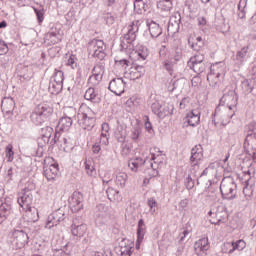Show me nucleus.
<instances>
[{
    "mask_svg": "<svg viewBox=\"0 0 256 256\" xmlns=\"http://www.w3.org/2000/svg\"><path fill=\"white\" fill-rule=\"evenodd\" d=\"M52 115L53 107L48 104H39L30 115V119L34 125H43Z\"/></svg>",
    "mask_w": 256,
    "mask_h": 256,
    "instance_id": "1",
    "label": "nucleus"
},
{
    "mask_svg": "<svg viewBox=\"0 0 256 256\" xmlns=\"http://www.w3.org/2000/svg\"><path fill=\"white\" fill-rule=\"evenodd\" d=\"M234 115L235 110L226 107L221 108V106H218L212 114V123H214L215 127L219 125V122L215 120V117H217L220 120L221 125L225 127L231 123V119H233Z\"/></svg>",
    "mask_w": 256,
    "mask_h": 256,
    "instance_id": "2",
    "label": "nucleus"
},
{
    "mask_svg": "<svg viewBox=\"0 0 256 256\" xmlns=\"http://www.w3.org/2000/svg\"><path fill=\"white\" fill-rule=\"evenodd\" d=\"M220 191L223 199L228 201H233L237 197V184L235 180L231 177L223 179L220 184Z\"/></svg>",
    "mask_w": 256,
    "mask_h": 256,
    "instance_id": "3",
    "label": "nucleus"
},
{
    "mask_svg": "<svg viewBox=\"0 0 256 256\" xmlns=\"http://www.w3.org/2000/svg\"><path fill=\"white\" fill-rule=\"evenodd\" d=\"M208 215L211 217V219H216V221L210 220L212 225H221V223H227V219L229 217V214H227V207H225L223 204L211 208Z\"/></svg>",
    "mask_w": 256,
    "mask_h": 256,
    "instance_id": "4",
    "label": "nucleus"
},
{
    "mask_svg": "<svg viewBox=\"0 0 256 256\" xmlns=\"http://www.w3.org/2000/svg\"><path fill=\"white\" fill-rule=\"evenodd\" d=\"M105 49H107V47L105 46V42H103V40L93 39L88 43L89 55L99 59V61H103V59H105L107 56V54H105Z\"/></svg>",
    "mask_w": 256,
    "mask_h": 256,
    "instance_id": "5",
    "label": "nucleus"
},
{
    "mask_svg": "<svg viewBox=\"0 0 256 256\" xmlns=\"http://www.w3.org/2000/svg\"><path fill=\"white\" fill-rule=\"evenodd\" d=\"M219 77H225V66L221 63L213 64L210 67V73L207 75V81L214 89L219 87Z\"/></svg>",
    "mask_w": 256,
    "mask_h": 256,
    "instance_id": "6",
    "label": "nucleus"
},
{
    "mask_svg": "<svg viewBox=\"0 0 256 256\" xmlns=\"http://www.w3.org/2000/svg\"><path fill=\"white\" fill-rule=\"evenodd\" d=\"M73 119H77V110L71 107L68 109L67 114L59 119L56 127V133L57 131H69L73 125Z\"/></svg>",
    "mask_w": 256,
    "mask_h": 256,
    "instance_id": "7",
    "label": "nucleus"
},
{
    "mask_svg": "<svg viewBox=\"0 0 256 256\" xmlns=\"http://www.w3.org/2000/svg\"><path fill=\"white\" fill-rule=\"evenodd\" d=\"M189 69H192L194 73L197 75H201V73H205L206 65H205V55L201 52H197L190 58L188 61Z\"/></svg>",
    "mask_w": 256,
    "mask_h": 256,
    "instance_id": "8",
    "label": "nucleus"
},
{
    "mask_svg": "<svg viewBox=\"0 0 256 256\" xmlns=\"http://www.w3.org/2000/svg\"><path fill=\"white\" fill-rule=\"evenodd\" d=\"M1 109L4 115L12 121L19 116V110L17 106H15V100H13V98H5L2 100Z\"/></svg>",
    "mask_w": 256,
    "mask_h": 256,
    "instance_id": "9",
    "label": "nucleus"
},
{
    "mask_svg": "<svg viewBox=\"0 0 256 256\" xmlns=\"http://www.w3.org/2000/svg\"><path fill=\"white\" fill-rule=\"evenodd\" d=\"M53 135V128L50 126H46L45 128L41 129V137L38 138V150H37V155L38 157H41L43 155V147L51 141V136Z\"/></svg>",
    "mask_w": 256,
    "mask_h": 256,
    "instance_id": "10",
    "label": "nucleus"
},
{
    "mask_svg": "<svg viewBox=\"0 0 256 256\" xmlns=\"http://www.w3.org/2000/svg\"><path fill=\"white\" fill-rule=\"evenodd\" d=\"M17 203L26 211H31V203H33V194L28 188H24L19 194Z\"/></svg>",
    "mask_w": 256,
    "mask_h": 256,
    "instance_id": "11",
    "label": "nucleus"
},
{
    "mask_svg": "<svg viewBox=\"0 0 256 256\" xmlns=\"http://www.w3.org/2000/svg\"><path fill=\"white\" fill-rule=\"evenodd\" d=\"M237 101H239V97H237L235 90H228L220 99V103L227 105L226 108L234 111H237Z\"/></svg>",
    "mask_w": 256,
    "mask_h": 256,
    "instance_id": "12",
    "label": "nucleus"
},
{
    "mask_svg": "<svg viewBox=\"0 0 256 256\" xmlns=\"http://www.w3.org/2000/svg\"><path fill=\"white\" fill-rule=\"evenodd\" d=\"M68 203L72 213H79L83 209V194L79 191L73 192Z\"/></svg>",
    "mask_w": 256,
    "mask_h": 256,
    "instance_id": "13",
    "label": "nucleus"
},
{
    "mask_svg": "<svg viewBox=\"0 0 256 256\" xmlns=\"http://www.w3.org/2000/svg\"><path fill=\"white\" fill-rule=\"evenodd\" d=\"M78 124L87 131H91L95 127V116H89L86 113H78L76 116Z\"/></svg>",
    "mask_w": 256,
    "mask_h": 256,
    "instance_id": "14",
    "label": "nucleus"
},
{
    "mask_svg": "<svg viewBox=\"0 0 256 256\" xmlns=\"http://www.w3.org/2000/svg\"><path fill=\"white\" fill-rule=\"evenodd\" d=\"M65 220V212L61 209L54 211L47 218L46 228L53 229V227H57L58 223Z\"/></svg>",
    "mask_w": 256,
    "mask_h": 256,
    "instance_id": "15",
    "label": "nucleus"
},
{
    "mask_svg": "<svg viewBox=\"0 0 256 256\" xmlns=\"http://www.w3.org/2000/svg\"><path fill=\"white\" fill-rule=\"evenodd\" d=\"M108 89L114 95L121 97L125 93V80L123 78H113L109 83Z\"/></svg>",
    "mask_w": 256,
    "mask_h": 256,
    "instance_id": "16",
    "label": "nucleus"
},
{
    "mask_svg": "<svg viewBox=\"0 0 256 256\" xmlns=\"http://www.w3.org/2000/svg\"><path fill=\"white\" fill-rule=\"evenodd\" d=\"M51 143H60V149H63L65 153H70L73 150V144L71 138L61 137L59 132H55L54 138Z\"/></svg>",
    "mask_w": 256,
    "mask_h": 256,
    "instance_id": "17",
    "label": "nucleus"
},
{
    "mask_svg": "<svg viewBox=\"0 0 256 256\" xmlns=\"http://www.w3.org/2000/svg\"><path fill=\"white\" fill-rule=\"evenodd\" d=\"M210 247L209 238H201L194 244L195 254L198 256H207V251H209Z\"/></svg>",
    "mask_w": 256,
    "mask_h": 256,
    "instance_id": "18",
    "label": "nucleus"
},
{
    "mask_svg": "<svg viewBox=\"0 0 256 256\" xmlns=\"http://www.w3.org/2000/svg\"><path fill=\"white\" fill-rule=\"evenodd\" d=\"M12 237L14 243L21 249V247H25L27 243H29V235L24 230H14L12 232Z\"/></svg>",
    "mask_w": 256,
    "mask_h": 256,
    "instance_id": "19",
    "label": "nucleus"
},
{
    "mask_svg": "<svg viewBox=\"0 0 256 256\" xmlns=\"http://www.w3.org/2000/svg\"><path fill=\"white\" fill-rule=\"evenodd\" d=\"M249 45L242 47L239 51L236 52L234 63L237 67H243L249 59Z\"/></svg>",
    "mask_w": 256,
    "mask_h": 256,
    "instance_id": "20",
    "label": "nucleus"
},
{
    "mask_svg": "<svg viewBox=\"0 0 256 256\" xmlns=\"http://www.w3.org/2000/svg\"><path fill=\"white\" fill-rule=\"evenodd\" d=\"M138 22H132L131 25L128 26V31L122 37L132 46L135 43V39H137V33L139 32Z\"/></svg>",
    "mask_w": 256,
    "mask_h": 256,
    "instance_id": "21",
    "label": "nucleus"
},
{
    "mask_svg": "<svg viewBox=\"0 0 256 256\" xmlns=\"http://www.w3.org/2000/svg\"><path fill=\"white\" fill-rule=\"evenodd\" d=\"M184 121L189 127H197L201 123V111L197 109L191 110L186 114Z\"/></svg>",
    "mask_w": 256,
    "mask_h": 256,
    "instance_id": "22",
    "label": "nucleus"
},
{
    "mask_svg": "<svg viewBox=\"0 0 256 256\" xmlns=\"http://www.w3.org/2000/svg\"><path fill=\"white\" fill-rule=\"evenodd\" d=\"M181 25V14L176 13L175 15L170 17V20L168 22V33H171V35H175V33H179Z\"/></svg>",
    "mask_w": 256,
    "mask_h": 256,
    "instance_id": "23",
    "label": "nucleus"
},
{
    "mask_svg": "<svg viewBox=\"0 0 256 256\" xmlns=\"http://www.w3.org/2000/svg\"><path fill=\"white\" fill-rule=\"evenodd\" d=\"M94 219L96 225H103L105 221H107V207L103 204H99L96 207V211L94 213Z\"/></svg>",
    "mask_w": 256,
    "mask_h": 256,
    "instance_id": "24",
    "label": "nucleus"
},
{
    "mask_svg": "<svg viewBox=\"0 0 256 256\" xmlns=\"http://www.w3.org/2000/svg\"><path fill=\"white\" fill-rule=\"evenodd\" d=\"M133 242L127 240V238H123L119 243L118 253L120 256H131L133 253Z\"/></svg>",
    "mask_w": 256,
    "mask_h": 256,
    "instance_id": "25",
    "label": "nucleus"
},
{
    "mask_svg": "<svg viewBox=\"0 0 256 256\" xmlns=\"http://www.w3.org/2000/svg\"><path fill=\"white\" fill-rule=\"evenodd\" d=\"M59 173V164L54 163L49 166H44L43 175L46 177L47 181H55V177Z\"/></svg>",
    "mask_w": 256,
    "mask_h": 256,
    "instance_id": "26",
    "label": "nucleus"
},
{
    "mask_svg": "<svg viewBox=\"0 0 256 256\" xmlns=\"http://www.w3.org/2000/svg\"><path fill=\"white\" fill-rule=\"evenodd\" d=\"M203 159V146L201 144L191 149L190 163L194 166L199 165V161Z\"/></svg>",
    "mask_w": 256,
    "mask_h": 256,
    "instance_id": "27",
    "label": "nucleus"
},
{
    "mask_svg": "<svg viewBox=\"0 0 256 256\" xmlns=\"http://www.w3.org/2000/svg\"><path fill=\"white\" fill-rule=\"evenodd\" d=\"M151 9V0H134V11L138 15H143Z\"/></svg>",
    "mask_w": 256,
    "mask_h": 256,
    "instance_id": "28",
    "label": "nucleus"
},
{
    "mask_svg": "<svg viewBox=\"0 0 256 256\" xmlns=\"http://www.w3.org/2000/svg\"><path fill=\"white\" fill-rule=\"evenodd\" d=\"M71 233L74 237H83L87 233V225L77 222V219L73 220L71 225Z\"/></svg>",
    "mask_w": 256,
    "mask_h": 256,
    "instance_id": "29",
    "label": "nucleus"
},
{
    "mask_svg": "<svg viewBox=\"0 0 256 256\" xmlns=\"http://www.w3.org/2000/svg\"><path fill=\"white\" fill-rule=\"evenodd\" d=\"M84 99H86V101H90V103H94V105L101 103V95H99V92L93 87H90L86 90Z\"/></svg>",
    "mask_w": 256,
    "mask_h": 256,
    "instance_id": "30",
    "label": "nucleus"
},
{
    "mask_svg": "<svg viewBox=\"0 0 256 256\" xmlns=\"http://www.w3.org/2000/svg\"><path fill=\"white\" fill-rule=\"evenodd\" d=\"M13 213V208H11L10 204L2 203L0 206V225L1 223H5L9 216Z\"/></svg>",
    "mask_w": 256,
    "mask_h": 256,
    "instance_id": "31",
    "label": "nucleus"
},
{
    "mask_svg": "<svg viewBox=\"0 0 256 256\" xmlns=\"http://www.w3.org/2000/svg\"><path fill=\"white\" fill-rule=\"evenodd\" d=\"M141 133H143L141 125H139V123L134 124L129 134L131 141L134 143H139V141H141Z\"/></svg>",
    "mask_w": 256,
    "mask_h": 256,
    "instance_id": "32",
    "label": "nucleus"
},
{
    "mask_svg": "<svg viewBox=\"0 0 256 256\" xmlns=\"http://www.w3.org/2000/svg\"><path fill=\"white\" fill-rule=\"evenodd\" d=\"M146 163H147V161L144 160L143 158L136 157V158L130 159L128 161V167L134 173H137V171H139L141 169V167H143V165H145Z\"/></svg>",
    "mask_w": 256,
    "mask_h": 256,
    "instance_id": "33",
    "label": "nucleus"
},
{
    "mask_svg": "<svg viewBox=\"0 0 256 256\" xmlns=\"http://www.w3.org/2000/svg\"><path fill=\"white\" fill-rule=\"evenodd\" d=\"M147 26H148L150 35L153 39H157V37L162 35L163 29L157 22L151 21L150 23L147 24Z\"/></svg>",
    "mask_w": 256,
    "mask_h": 256,
    "instance_id": "34",
    "label": "nucleus"
},
{
    "mask_svg": "<svg viewBox=\"0 0 256 256\" xmlns=\"http://www.w3.org/2000/svg\"><path fill=\"white\" fill-rule=\"evenodd\" d=\"M45 40L50 41L52 45H57V43H60L61 41V35L59 34V31H57V29L51 30L46 33Z\"/></svg>",
    "mask_w": 256,
    "mask_h": 256,
    "instance_id": "35",
    "label": "nucleus"
},
{
    "mask_svg": "<svg viewBox=\"0 0 256 256\" xmlns=\"http://www.w3.org/2000/svg\"><path fill=\"white\" fill-rule=\"evenodd\" d=\"M48 91L51 93V95H59V93L63 91V84L55 82L54 80H50Z\"/></svg>",
    "mask_w": 256,
    "mask_h": 256,
    "instance_id": "36",
    "label": "nucleus"
},
{
    "mask_svg": "<svg viewBox=\"0 0 256 256\" xmlns=\"http://www.w3.org/2000/svg\"><path fill=\"white\" fill-rule=\"evenodd\" d=\"M84 165L85 172L89 177H97V170L95 169V162L93 160H86Z\"/></svg>",
    "mask_w": 256,
    "mask_h": 256,
    "instance_id": "37",
    "label": "nucleus"
},
{
    "mask_svg": "<svg viewBox=\"0 0 256 256\" xmlns=\"http://www.w3.org/2000/svg\"><path fill=\"white\" fill-rule=\"evenodd\" d=\"M18 72L20 79H24V81H29L33 77V71L28 66H21L18 68Z\"/></svg>",
    "mask_w": 256,
    "mask_h": 256,
    "instance_id": "38",
    "label": "nucleus"
},
{
    "mask_svg": "<svg viewBox=\"0 0 256 256\" xmlns=\"http://www.w3.org/2000/svg\"><path fill=\"white\" fill-rule=\"evenodd\" d=\"M157 8L168 13V11L173 9V0H160L157 3Z\"/></svg>",
    "mask_w": 256,
    "mask_h": 256,
    "instance_id": "39",
    "label": "nucleus"
},
{
    "mask_svg": "<svg viewBox=\"0 0 256 256\" xmlns=\"http://www.w3.org/2000/svg\"><path fill=\"white\" fill-rule=\"evenodd\" d=\"M144 238H145V221L143 219H140L138 221V228H137L138 243H141V241H143Z\"/></svg>",
    "mask_w": 256,
    "mask_h": 256,
    "instance_id": "40",
    "label": "nucleus"
},
{
    "mask_svg": "<svg viewBox=\"0 0 256 256\" xmlns=\"http://www.w3.org/2000/svg\"><path fill=\"white\" fill-rule=\"evenodd\" d=\"M228 247H232L230 249L229 253H233V251H243L244 247H246L247 243L244 242V240H237L236 242H232L231 244H226Z\"/></svg>",
    "mask_w": 256,
    "mask_h": 256,
    "instance_id": "41",
    "label": "nucleus"
},
{
    "mask_svg": "<svg viewBox=\"0 0 256 256\" xmlns=\"http://www.w3.org/2000/svg\"><path fill=\"white\" fill-rule=\"evenodd\" d=\"M173 105L167 104L161 107L160 114L158 115L159 119H165V117H168V115H171L173 113Z\"/></svg>",
    "mask_w": 256,
    "mask_h": 256,
    "instance_id": "42",
    "label": "nucleus"
},
{
    "mask_svg": "<svg viewBox=\"0 0 256 256\" xmlns=\"http://www.w3.org/2000/svg\"><path fill=\"white\" fill-rule=\"evenodd\" d=\"M246 8H247V0H240L238 3L239 19H245L246 15H247V11H245Z\"/></svg>",
    "mask_w": 256,
    "mask_h": 256,
    "instance_id": "43",
    "label": "nucleus"
},
{
    "mask_svg": "<svg viewBox=\"0 0 256 256\" xmlns=\"http://www.w3.org/2000/svg\"><path fill=\"white\" fill-rule=\"evenodd\" d=\"M115 183L118 187H125V184L127 183V174L125 172H120L116 175Z\"/></svg>",
    "mask_w": 256,
    "mask_h": 256,
    "instance_id": "44",
    "label": "nucleus"
},
{
    "mask_svg": "<svg viewBox=\"0 0 256 256\" xmlns=\"http://www.w3.org/2000/svg\"><path fill=\"white\" fill-rule=\"evenodd\" d=\"M101 81H103V75H101V74L92 73V75L88 79V83L90 85H92L93 87H97V85H99V83H101Z\"/></svg>",
    "mask_w": 256,
    "mask_h": 256,
    "instance_id": "45",
    "label": "nucleus"
},
{
    "mask_svg": "<svg viewBox=\"0 0 256 256\" xmlns=\"http://www.w3.org/2000/svg\"><path fill=\"white\" fill-rule=\"evenodd\" d=\"M137 61H146L149 57V50L145 47H142L136 51Z\"/></svg>",
    "mask_w": 256,
    "mask_h": 256,
    "instance_id": "46",
    "label": "nucleus"
},
{
    "mask_svg": "<svg viewBox=\"0 0 256 256\" xmlns=\"http://www.w3.org/2000/svg\"><path fill=\"white\" fill-rule=\"evenodd\" d=\"M5 157L8 163H12L15 159V152L13 151V144H8L5 148Z\"/></svg>",
    "mask_w": 256,
    "mask_h": 256,
    "instance_id": "47",
    "label": "nucleus"
},
{
    "mask_svg": "<svg viewBox=\"0 0 256 256\" xmlns=\"http://www.w3.org/2000/svg\"><path fill=\"white\" fill-rule=\"evenodd\" d=\"M50 80L63 85V81H65L63 71L55 69L54 75L51 77Z\"/></svg>",
    "mask_w": 256,
    "mask_h": 256,
    "instance_id": "48",
    "label": "nucleus"
},
{
    "mask_svg": "<svg viewBox=\"0 0 256 256\" xmlns=\"http://www.w3.org/2000/svg\"><path fill=\"white\" fill-rule=\"evenodd\" d=\"M181 57H183V50L181 48L177 47L172 50L170 59L174 60L177 63L181 61Z\"/></svg>",
    "mask_w": 256,
    "mask_h": 256,
    "instance_id": "49",
    "label": "nucleus"
},
{
    "mask_svg": "<svg viewBox=\"0 0 256 256\" xmlns=\"http://www.w3.org/2000/svg\"><path fill=\"white\" fill-rule=\"evenodd\" d=\"M103 19L106 23V25H113L115 23V20L117 19V16L111 12H104Z\"/></svg>",
    "mask_w": 256,
    "mask_h": 256,
    "instance_id": "50",
    "label": "nucleus"
},
{
    "mask_svg": "<svg viewBox=\"0 0 256 256\" xmlns=\"http://www.w3.org/2000/svg\"><path fill=\"white\" fill-rule=\"evenodd\" d=\"M126 77L130 79V81H136V79H141V74L135 69V68H130L129 72L126 73Z\"/></svg>",
    "mask_w": 256,
    "mask_h": 256,
    "instance_id": "51",
    "label": "nucleus"
},
{
    "mask_svg": "<svg viewBox=\"0 0 256 256\" xmlns=\"http://www.w3.org/2000/svg\"><path fill=\"white\" fill-rule=\"evenodd\" d=\"M147 205L148 207H150V213L152 215L156 213L157 208L159 207V205L157 204V200H155L154 197H150L147 199Z\"/></svg>",
    "mask_w": 256,
    "mask_h": 256,
    "instance_id": "52",
    "label": "nucleus"
},
{
    "mask_svg": "<svg viewBox=\"0 0 256 256\" xmlns=\"http://www.w3.org/2000/svg\"><path fill=\"white\" fill-rule=\"evenodd\" d=\"M115 139L116 141H118V143H125L126 139H127V133L124 130H117L115 132Z\"/></svg>",
    "mask_w": 256,
    "mask_h": 256,
    "instance_id": "53",
    "label": "nucleus"
},
{
    "mask_svg": "<svg viewBox=\"0 0 256 256\" xmlns=\"http://www.w3.org/2000/svg\"><path fill=\"white\" fill-rule=\"evenodd\" d=\"M175 65H177V62L171 58L163 62L164 69H166V71H168L169 73L173 71V67H175Z\"/></svg>",
    "mask_w": 256,
    "mask_h": 256,
    "instance_id": "54",
    "label": "nucleus"
},
{
    "mask_svg": "<svg viewBox=\"0 0 256 256\" xmlns=\"http://www.w3.org/2000/svg\"><path fill=\"white\" fill-rule=\"evenodd\" d=\"M131 51L133 49V46L122 36L120 37V50L121 51Z\"/></svg>",
    "mask_w": 256,
    "mask_h": 256,
    "instance_id": "55",
    "label": "nucleus"
},
{
    "mask_svg": "<svg viewBox=\"0 0 256 256\" xmlns=\"http://www.w3.org/2000/svg\"><path fill=\"white\" fill-rule=\"evenodd\" d=\"M196 42L199 43V45H197V43H192L190 44V46L193 51H197V53H199V51H201V47H203L204 45L203 38L201 36H198L196 38Z\"/></svg>",
    "mask_w": 256,
    "mask_h": 256,
    "instance_id": "56",
    "label": "nucleus"
},
{
    "mask_svg": "<svg viewBox=\"0 0 256 256\" xmlns=\"http://www.w3.org/2000/svg\"><path fill=\"white\" fill-rule=\"evenodd\" d=\"M107 197L109 201H115L117 199V195H119V191L115 190L114 188L109 187L106 190Z\"/></svg>",
    "mask_w": 256,
    "mask_h": 256,
    "instance_id": "57",
    "label": "nucleus"
},
{
    "mask_svg": "<svg viewBox=\"0 0 256 256\" xmlns=\"http://www.w3.org/2000/svg\"><path fill=\"white\" fill-rule=\"evenodd\" d=\"M111 135L109 134H100V138L99 140H97L96 142L99 143L102 147H107V145H109V137Z\"/></svg>",
    "mask_w": 256,
    "mask_h": 256,
    "instance_id": "58",
    "label": "nucleus"
},
{
    "mask_svg": "<svg viewBox=\"0 0 256 256\" xmlns=\"http://www.w3.org/2000/svg\"><path fill=\"white\" fill-rule=\"evenodd\" d=\"M34 13L37 17V21H38L39 25H41V23H43V21L45 19V12L43 11V9L34 8Z\"/></svg>",
    "mask_w": 256,
    "mask_h": 256,
    "instance_id": "59",
    "label": "nucleus"
},
{
    "mask_svg": "<svg viewBox=\"0 0 256 256\" xmlns=\"http://www.w3.org/2000/svg\"><path fill=\"white\" fill-rule=\"evenodd\" d=\"M94 75H104L105 73V66L103 64H96L92 70Z\"/></svg>",
    "mask_w": 256,
    "mask_h": 256,
    "instance_id": "60",
    "label": "nucleus"
},
{
    "mask_svg": "<svg viewBox=\"0 0 256 256\" xmlns=\"http://www.w3.org/2000/svg\"><path fill=\"white\" fill-rule=\"evenodd\" d=\"M161 104L159 103V101H154L151 104V110L152 113H154V115H157V117H159V114L161 113Z\"/></svg>",
    "mask_w": 256,
    "mask_h": 256,
    "instance_id": "61",
    "label": "nucleus"
},
{
    "mask_svg": "<svg viewBox=\"0 0 256 256\" xmlns=\"http://www.w3.org/2000/svg\"><path fill=\"white\" fill-rule=\"evenodd\" d=\"M131 154V147L127 143H122L121 144V155L123 157H127Z\"/></svg>",
    "mask_w": 256,
    "mask_h": 256,
    "instance_id": "62",
    "label": "nucleus"
},
{
    "mask_svg": "<svg viewBox=\"0 0 256 256\" xmlns=\"http://www.w3.org/2000/svg\"><path fill=\"white\" fill-rule=\"evenodd\" d=\"M144 127L150 135H154L155 130H153V124H151V121H149V116H145Z\"/></svg>",
    "mask_w": 256,
    "mask_h": 256,
    "instance_id": "63",
    "label": "nucleus"
},
{
    "mask_svg": "<svg viewBox=\"0 0 256 256\" xmlns=\"http://www.w3.org/2000/svg\"><path fill=\"white\" fill-rule=\"evenodd\" d=\"M241 86H242L244 93H246V94H249L253 91V86H251V83L249 82V80L242 81Z\"/></svg>",
    "mask_w": 256,
    "mask_h": 256,
    "instance_id": "64",
    "label": "nucleus"
}]
</instances>
